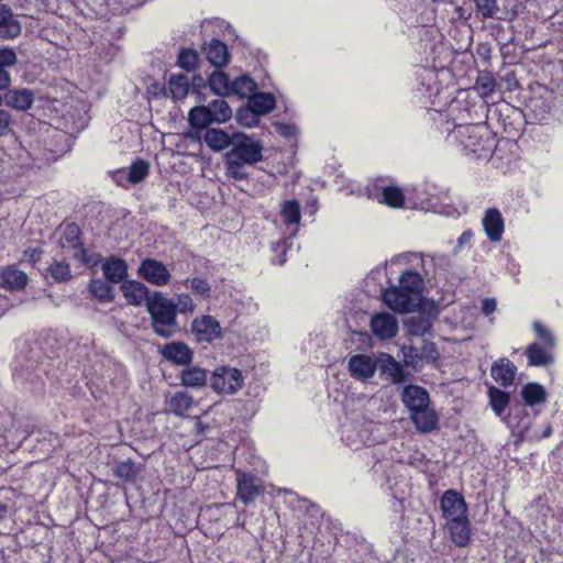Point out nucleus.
Segmentation results:
<instances>
[{
  "instance_id": "obj_1",
  "label": "nucleus",
  "mask_w": 563,
  "mask_h": 563,
  "mask_svg": "<svg viewBox=\"0 0 563 563\" xmlns=\"http://www.w3.org/2000/svg\"><path fill=\"white\" fill-rule=\"evenodd\" d=\"M263 159V145L244 133H234V142L224 156L225 174L234 180L249 177L246 166Z\"/></svg>"
},
{
  "instance_id": "obj_2",
  "label": "nucleus",
  "mask_w": 563,
  "mask_h": 563,
  "mask_svg": "<svg viewBox=\"0 0 563 563\" xmlns=\"http://www.w3.org/2000/svg\"><path fill=\"white\" fill-rule=\"evenodd\" d=\"M450 143L457 144L467 155L487 158L496 147L495 137L486 124L456 125L448 135Z\"/></svg>"
},
{
  "instance_id": "obj_3",
  "label": "nucleus",
  "mask_w": 563,
  "mask_h": 563,
  "mask_svg": "<svg viewBox=\"0 0 563 563\" xmlns=\"http://www.w3.org/2000/svg\"><path fill=\"white\" fill-rule=\"evenodd\" d=\"M401 400L418 431L428 433L437 428L439 418L434 409L430 408V396L423 387L406 386L401 393Z\"/></svg>"
},
{
  "instance_id": "obj_4",
  "label": "nucleus",
  "mask_w": 563,
  "mask_h": 563,
  "mask_svg": "<svg viewBox=\"0 0 563 563\" xmlns=\"http://www.w3.org/2000/svg\"><path fill=\"white\" fill-rule=\"evenodd\" d=\"M147 311L151 316L153 331L164 338L174 336L178 330L177 306L162 292L154 291L147 301Z\"/></svg>"
},
{
  "instance_id": "obj_5",
  "label": "nucleus",
  "mask_w": 563,
  "mask_h": 563,
  "mask_svg": "<svg viewBox=\"0 0 563 563\" xmlns=\"http://www.w3.org/2000/svg\"><path fill=\"white\" fill-rule=\"evenodd\" d=\"M232 118V109L221 98L210 101L206 106H196L188 113V122L197 130L207 129L211 124H221Z\"/></svg>"
},
{
  "instance_id": "obj_6",
  "label": "nucleus",
  "mask_w": 563,
  "mask_h": 563,
  "mask_svg": "<svg viewBox=\"0 0 563 563\" xmlns=\"http://www.w3.org/2000/svg\"><path fill=\"white\" fill-rule=\"evenodd\" d=\"M244 385V378L240 369L231 366L217 367L211 377V388L221 395H234Z\"/></svg>"
},
{
  "instance_id": "obj_7",
  "label": "nucleus",
  "mask_w": 563,
  "mask_h": 563,
  "mask_svg": "<svg viewBox=\"0 0 563 563\" xmlns=\"http://www.w3.org/2000/svg\"><path fill=\"white\" fill-rule=\"evenodd\" d=\"M440 509L446 522L467 517V504L462 494L449 489L440 499Z\"/></svg>"
},
{
  "instance_id": "obj_8",
  "label": "nucleus",
  "mask_w": 563,
  "mask_h": 563,
  "mask_svg": "<svg viewBox=\"0 0 563 563\" xmlns=\"http://www.w3.org/2000/svg\"><path fill=\"white\" fill-rule=\"evenodd\" d=\"M139 276L154 286H166L172 278L167 267L154 258H145L137 269Z\"/></svg>"
},
{
  "instance_id": "obj_9",
  "label": "nucleus",
  "mask_w": 563,
  "mask_h": 563,
  "mask_svg": "<svg viewBox=\"0 0 563 563\" xmlns=\"http://www.w3.org/2000/svg\"><path fill=\"white\" fill-rule=\"evenodd\" d=\"M384 302L394 311L407 313L416 308V298L400 288L391 286L383 292Z\"/></svg>"
},
{
  "instance_id": "obj_10",
  "label": "nucleus",
  "mask_w": 563,
  "mask_h": 563,
  "mask_svg": "<svg viewBox=\"0 0 563 563\" xmlns=\"http://www.w3.org/2000/svg\"><path fill=\"white\" fill-rule=\"evenodd\" d=\"M347 369L353 378L367 380L375 375L377 358L366 354H355L349 358Z\"/></svg>"
},
{
  "instance_id": "obj_11",
  "label": "nucleus",
  "mask_w": 563,
  "mask_h": 563,
  "mask_svg": "<svg viewBox=\"0 0 563 563\" xmlns=\"http://www.w3.org/2000/svg\"><path fill=\"white\" fill-rule=\"evenodd\" d=\"M191 329L198 341L212 342L222 335L221 325L212 316L196 318Z\"/></svg>"
},
{
  "instance_id": "obj_12",
  "label": "nucleus",
  "mask_w": 563,
  "mask_h": 563,
  "mask_svg": "<svg viewBox=\"0 0 563 563\" xmlns=\"http://www.w3.org/2000/svg\"><path fill=\"white\" fill-rule=\"evenodd\" d=\"M371 329L374 335L378 339L389 340L396 336L398 332V322L393 314L388 312H380L372 318Z\"/></svg>"
},
{
  "instance_id": "obj_13",
  "label": "nucleus",
  "mask_w": 563,
  "mask_h": 563,
  "mask_svg": "<svg viewBox=\"0 0 563 563\" xmlns=\"http://www.w3.org/2000/svg\"><path fill=\"white\" fill-rule=\"evenodd\" d=\"M121 291L129 305L140 307L143 303L147 306L152 295L150 289L141 282L125 280L121 285Z\"/></svg>"
},
{
  "instance_id": "obj_14",
  "label": "nucleus",
  "mask_w": 563,
  "mask_h": 563,
  "mask_svg": "<svg viewBox=\"0 0 563 563\" xmlns=\"http://www.w3.org/2000/svg\"><path fill=\"white\" fill-rule=\"evenodd\" d=\"M377 368L393 384L405 382L407 375L402 366L389 354L380 353L377 357Z\"/></svg>"
},
{
  "instance_id": "obj_15",
  "label": "nucleus",
  "mask_w": 563,
  "mask_h": 563,
  "mask_svg": "<svg viewBox=\"0 0 563 563\" xmlns=\"http://www.w3.org/2000/svg\"><path fill=\"white\" fill-rule=\"evenodd\" d=\"M260 479L252 474L242 473L238 476V496L245 504L254 501L262 493Z\"/></svg>"
},
{
  "instance_id": "obj_16",
  "label": "nucleus",
  "mask_w": 563,
  "mask_h": 563,
  "mask_svg": "<svg viewBox=\"0 0 563 563\" xmlns=\"http://www.w3.org/2000/svg\"><path fill=\"white\" fill-rule=\"evenodd\" d=\"M162 356L176 365H188L192 361V351L183 342H172L161 350Z\"/></svg>"
},
{
  "instance_id": "obj_17",
  "label": "nucleus",
  "mask_w": 563,
  "mask_h": 563,
  "mask_svg": "<svg viewBox=\"0 0 563 563\" xmlns=\"http://www.w3.org/2000/svg\"><path fill=\"white\" fill-rule=\"evenodd\" d=\"M452 542L459 547H467L471 542L472 529L467 517L445 523Z\"/></svg>"
},
{
  "instance_id": "obj_18",
  "label": "nucleus",
  "mask_w": 563,
  "mask_h": 563,
  "mask_svg": "<svg viewBox=\"0 0 563 563\" xmlns=\"http://www.w3.org/2000/svg\"><path fill=\"white\" fill-rule=\"evenodd\" d=\"M484 231L490 242H499L504 233V219L498 209H488L482 220Z\"/></svg>"
},
{
  "instance_id": "obj_19",
  "label": "nucleus",
  "mask_w": 563,
  "mask_h": 563,
  "mask_svg": "<svg viewBox=\"0 0 563 563\" xmlns=\"http://www.w3.org/2000/svg\"><path fill=\"white\" fill-rule=\"evenodd\" d=\"M517 366L506 357L499 358L493 363L490 375L504 387L510 386L516 377Z\"/></svg>"
},
{
  "instance_id": "obj_20",
  "label": "nucleus",
  "mask_w": 563,
  "mask_h": 563,
  "mask_svg": "<svg viewBox=\"0 0 563 563\" xmlns=\"http://www.w3.org/2000/svg\"><path fill=\"white\" fill-rule=\"evenodd\" d=\"M208 62L217 68L224 67L229 62L227 45L219 40H211L203 47Z\"/></svg>"
},
{
  "instance_id": "obj_21",
  "label": "nucleus",
  "mask_w": 563,
  "mask_h": 563,
  "mask_svg": "<svg viewBox=\"0 0 563 563\" xmlns=\"http://www.w3.org/2000/svg\"><path fill=\"white\" fill-rule=\"evenodd\" d=\"M102 272L107 280L119 284L128 276V265L124 260L111 256L102 264Z\"/></svg>"
},
{
  "instance_id": "obj_22",
  "label": "nucleus",
  "mask_w": 563,
  "mask_h": 563,
  "mask_svg": "<svg viewBox=\"0 0 563 563\" xmlns=\"http://www.w3.org/2000/svg\"><path fill=\"white\" fill-rule=\"evenodd\" d=\"M202 140L210 150L220 152L233 145L234 134L230 135L221 129H207Z\"/></svg>"
},
{
  "instance_id": "obj_23",
  "label": "nucleus",
  "mask_w": 563,
  "mask_h": 563,
  "mask_svg": "<svg viewBox=\"0 0 563 563\" xmlns=\"http://www.w3.org/2000/svg\"><path fill=\"white\" fill-rule=\"evenodd\" d=\"M552 349H549L547 345L542 346L537 342L531 343L526 349V356L528 358V364L530 366H548L553 363L554 358L551 353Z\"/></svg>"
},
{
  "instance_id": "obj_24",
  "label": "nucleus",
  "mask_w": 563,
  "mask_h": 563,
  "mask_svg": "<svg viewBox=\"0 0 563 563\" xmlns=\"http://www.w3.org/2000/svg\"><path fill=\"white\" fill-rule=\"evenodd\" d=\"M27 280L26 274L13 266L7 267L0 274V286L10 290L23 289Z\"/></svg>"
},
{
  "instance_id": "obj_25",
  "label": "nucleus",
  "mask_w": 563,
  "mask_h": 563,
  "mask_svg": "<svg viewBox=\"0 0 563 563\" xmlns=\"http://www.w3.org/2000/svg\"><path fill=\"white\" fill-rule=\"evenodd\" d=\"M33 101L34 93L32 90L26 88L9 90L5 95L7 106L20 111L30 109Z\"/></svg>"
},
{
  "instance_id": "obj_26",
  "label": "nucleus",
  "mask_w": 563,
  "mask_h": 563,
  "mask_svg": "<svg viewBox=\"0 0 563 563\" xmlns=\"http://www.w3.org/2000/svg\"><path fill=\"white\" fill-rule=\"evenodd\" d=\"M81 230L71 222L60 227L58 244L63 250L75 251L81 244Z\"/></svg>"
},
{
  "instance_id": "obj_27",
  "label": "nucleus",
  "mask_w": 563,
  "mask_h": 563,
  "mask_svg": "<svg viewBox=\"0 0 563 563\" xmlns=\"http://www.w3.org/2000/svg\"><path fill=\"white\" fill-rule=\"evenodd\" d=\"M520 396L525 405L536 407L547 401L548 393L545 388L538 383H528L522 386Z\"/></svg>"
},
{
  "instance_id": "obj_28",
  "label": "nucleus",
  "mask_w": 563,
  "mask_h": 563,
  "mask_svg": "<svg viewBox=\"0 0 563 563\" xmlns=\"http://www.w3.org/2000/svg\"><path fill=\"white\" fill-rule=\"evenodd\" d=\"M275 97L268 92H257L247 101L249 111L256 115L269 113L275 108Z\"/></svg>"
},
{
  "instance_id": "obj_29",
  "label": "nucleus",
  "mask_w": 563,
  "mask_h": 563,
  "mask_svg": "<svg viewBox=\"0 0 563 563\" xmlns=\"http://www.w3.org/2000/svg\"><path fill=\"white\" fill-rule=\"evenodd\" d=\"M21 33L20 23L13 18L12 11L5 4H0V34L14 38Z\"/></svg>"
},
{
  "instance_id": "obj_30",
  "label": "nucleus",
  "mask_w": 563,
  "mask_h": 563,
  "mask_svg": "<svg viewBox=\"0 0 563 563\" xmlns=\"http://www.w3.org/2000/svg\"><path fill=\"white\" fill-rule=\"evenodd\" d=\"M169 410L176 416L185 417L194 406V398L187 391H176L167 400Z\"/></svg>"
},
{
  "instance_id": "obj_31",
  "label": "nucleus",
  "mask_w": 563,
  "mask_h": 563,
  "mask_svg": "<svg viewBox=\"0 0 563 563\" xmlns=\"http://www.w3.org/2000/svg\"><path fill=\"white\" fill-rule=\"evenodd\" d=\"M181 384L186 387L201 388L208 382L207 372L197 366H188L180 373Z\"/></svg>"
},
{
  "instance_id": "obj_32",
  "label": "nucleus",
  "mask_w": 563,
  "mask_h": 563,
  "mask_svg": "<svg viewBox=\"0 0 563 563\" xmlns=\"http://www.w3.org/2000/svg\"><path fill=\"white\" fill-rule=\"evenodd\" d=\"M141 472V465L136 464L131 459L118 463L113 468L114 476L125 483H134Z\"/></svg>"
},
{
  "instance_id": "obj_33",
  "label": "nucleus",
  "mask_w": 563,
  "mask_h": 563,
  "mask_svg": "<svg viewBox=\"0 0 563 563\" xmlns=\"http://www.w3.org/2000/svg\"><path fill=\"white\" fill-rule=\"evenodd\" d=\"M399 287L417 298L423 288V279L419 273L407 271L399 278Z\"/></svg>"
},
{
  "instance_id": "obj_34",
  "label": "nucleus",
  "mask_w": 563,
  "mask_h": 563,
  "mask_svg": "<svg viewBox=\"0 0 563 563\" xmlns=\"http://www.w3.org/2000/svg\"><path fill=\"white\" fill-rule=\"evenodd\" d=\"M209 87L213 93L220 97H225L231 95V84L229 76L221 71L214 70L208 80Z\"/></svg>"
},
{
  "instance_id": "obj_35",
  "label": "nucleus",
  "mask_w": 563,
  "mask_h": 563,
  "mask_svg": "<svg viewBox=\"0 0 563 563\" xmlns=\"http://www.w3.org/2000/svg\"><path fill=\"white\" fill-rule=\"evenodd\" d=\"M497 86L498 84L493 73L485 70L478 74L474 88L482 98L487 99L494 95Z\"/></svg>"
},
{
  "instance_id": "obj_36",
  "label": "nucleus",
  "mask_w": 563,
  "mask_h": 563,
  "mask_svg": "<svg viewBox=\"0 0 563 563\" xmlns=\"http://www.w3.org/2000/svg\"><path fill=\"white\" fill-rule=\"evenodd\" d=\"M489 404L496 416L500 417L510 402V395L497 387L488 389Z\"/></svg>"
},
{
  "instance_id": "obj_37",
  "label": "nucleus",
  "mask_w": 563,
  "mask_h": 563,
  "mask_svg": "<svg viewBox=\"0 0 563 563\" xmlns=\"http://www.w3.org/2000/svg\"><path fill=\"white\" fill-rule=\"evenodd\" d=\"M168 89L174 99H184L189 91V78L187 75L179 74L170 76L168 80Z\"/></svg>"
},
{
  "instance_id": "obj_38",
  "label": "nucleus",
  "mask_w": 563,
  "mask_h": 563,
  "mask_svg": "<svg viewBox=\"0 0 563 563\" xmlns=\"http://www.w3.org/2000/svg\"><path fill=\"white\" fill-rule=\"evenodd\" d=\"M89 292L101 302H110L113 300V289L102 279H92L88 285Z\"/></svg>"
},
{
  "instance_id": "obj_39",
  "label": "nucleus",
  "mask_w": 563,
  "mask_h": 563,
  "mask_svg": "<svg viewBox=\"0 0 563 563\" xmlns=\"http://www.w3.org/2000/svg\"><path fill=\"white\" fill-rule=\"evenodd\" d=\"M256 90L255 81L249 76H240L231 84V95H236L241 98H249Z\"/></svg>"
},
{
  "instance_id": "obj_40",
  "label": "nucleus",
  "mask_w": 563,
  "mask_h": 563,
  "mask_svg": "<svg viewBox=\"0 0 563 563\" xmlns=\"http://www.w3.org/2000/svg\"><path fill=\"white\" fill-rule=\"evenodd\" d=\"M283 221L288 224H298L301 219L300 205L297 200H285L280 207Z\"/></svg>"
},
{
  "instance_id": "obj_41",
  "label": "nucleus",
  "mask_w": 563,
  "mask_h": 563,
  "mask_svg": "<svg viewBox=\"0 0 563 563\" xmlns=\"http://www.w3.org/2000/svg\"><path fill=\"white\" fill-rule=\"evenodd\" d=\"M379 201L390 208H401L405 203V195L399 187L386 186L383 188Z\"/></svg>"
},
{
  "instance_id": "obj_42",
  "label": "nucleus",
  "mask_w": 563,
  "mask_h": 563,
  "mask_svg": "<svg viewBox=\"0 0 563 563\" xmlns=\"http://www.w3.org/2000/svg\"><path fill=\"white\" fill-rule=\"evenodd\" d=\"M148 175V163L143 159L135 161L126 172V179L130 184H139Z\"/></svg>"
},
{
  "instance_id": "obj_43",
  "label": "nucleus",
  "mask_w": 563,
  "mask_h": 563,
  "mask_svg": "<svg viewBox=\"0 0 563 563\" xmlns=\"http://www.w3.org/2000/svg\"><path fill=\"white\" fill-rule=\"evenodd\" d=\"M199 56L195 49L183 48L178 54L177 64L187 71L196 69Z\"/></svg>"
},
{
  "instance_id": "obj_44",
  "label": "nucleus",
  "mask_w": 563,
  "mask_h": 563,
  "mask_svg": "<svg viewBox=\"0 0 563 563\" xmlns=\"http://www.w3.org/2000/svg\"><path fill=\"white\" fill-rule=\"evenodd\" d=\"M48 273L55 282H67L71 277L69 265L64 261H55L48 267Z\"/></svg>"
},
{
  "instance_id": "obj_45",
  "label": "nucleus",
  "mask_w": 563,
  "mask_h": 563,
  "mask_svg": "<svg viewBox=\"0 0 563 563\" xmlns=\"http://www.w3.org/2000/svg\"><path fill=\"white\" fill-rule=\"evenodd\" d=\"M408 332L412 335L422 336L431 330V322L423 317L410 318L407 322Z\"/></svg>"
},
{
  "instance_id": "obj_46",
  "label": "nucleus",
  "mask_w": 563,
  "mask_h": 563,
  "mask_svg": "<svg viewBox=\"0 0 563 563\" xmlns=\"http://www.w3.org/2000/svg\"><path fill=\"white\" fill-rule=\"evenodd\" d=\"M483 19H494L499 12L497 0H473Z\"/></svg>"
},
{
  "instance_id": "obj_47",
  "label": "nucleus",
  "mask_w": 563,
  "mask_h": 563,
  "mask_svg": "<svg viewBox=\"0 0 563 563\" xmlns=\"http://www.w3.org/2000/svg\"><path fill=\"white\" fill-rule=\"evenodd\" d=\"M74 257L82 264L95 266L100 262V255L84 247L82 243L74 251Z\"/></svg>"
},
{
  "instance_id": "obj_48",
  "label": "nucleus",
  "mask_w": 563,
  "mask_h": 563,
  "mask_svg": "<svg viewBox=\"0 0 563 563\" xmlns=\"http://www.w3.org/2000/svg\"><path fill=\"white\" fill-rule=\"evenodd\" d=\"M186 283H189L191 290L200 295L202 298L206 299L210 297L211 287L206 279L196 277L187 280Z\"/></svg>"
},
{
  "instance_id": "obj_49",
  "label": "nucleus",
  "mask_w": 563,
  "mask_h": 563,
  "mask_svg": "<svg viewBox=\"0 0 563 563\" xmlns=\"http://www.w3.org/2000/svg\"><path fill=\"white\" fill-rule=\"evenodd\" d=\"M533 329L538 335V338L547 345L549 349H553L555 345V341L551 332L539 321L533 322Z\"/></svg>"
},
{
  "instance_id": "obj_50",
  "label": "nucleus",
  "mask_w": 563,
  "mask_h": 563,
  "mask_svg": "<svg viewBox=\"0 0 563 563\" xmlns=\"http://www.w3.org/2000/svg\"><path fill=\"white\" fill-rule=\"evenodd\" d=\"M177 311L179 310L183 313L186 312H192L195 310V303L191 299V297L187 294H183L178 297L177 303Z\"/></svg>"
},
{
  "instance_id": "obj_51",
  "label": "nucleus",
  "mask_w": 563,
  "mask_h": 563,
  "mask_svg": "<svg viewBox=\"0 0 563 563\" xmlns=\"http://www.w3.org/2000/svg\"><path fill=\"white\" fill-rule=\"evenodd\" d=\"M550 26L558 36L563 40V10L555 12L550 18Z\"/></svg>"
},
{
  "instance_id": "obj_52",
  "label": "nucleus",
  "mask_w": 563,
  "mask_h": 563,
  "mask_svg": "<svg viewBox=\"0 0 563 563\" xmlns=\"http://www.w3.org/2000/svg\"><path fill=\"white\" fill-rule=\"evenodd\" d=\"M276 132L284 137H292L297 133V128L294 124L277 122L274 124Z\"/></svg>"
},
{
  "instance_id": "obj_53",
  "label": "nucleus",
  "mask_w": 563,
  "mask_h": 563,
  "mask_svg": "<svg viewBox=\"0 0 563 563\" xmlns=\"http://www.w3.org/2000/svg\"><path fill=\"white\" fill-rule=\"evenodd\" d=\"M503 85H505L507 91H514L518 87L516 74L514 71H507L501 76L499 86L501 87Z\"/></svg>"
},
{
  "instance_id": "obj_54",
  "label": "nucleus",
  "mask_w": 563,
  "mask_h": 563,
  "mask_svg": "<svg viewBox=\"0 0 563 563\" xmlns=\"http://www.w3.org/2000/svg\"><path fill=\"white\" fill-rule=\"evenodd\" d=\"M11 115L7 111L0 109V137L8 135L11 132Z\"/></svg>"
},
{
  "instance_id": "obj_55",
  "label": "nucleus",
  "mask_w": 563,
  "mask_h": 563,
  "mask_svg": "<svg viewBox=\"0 0 563 563\" xmlns=\"http://www.w3.org/2000/svg\"><path fill=\"white\" fill-rule=\"evenodd\" d=\"M473 231L472 230H465L461 235L460 238L457 239V244L455 246V253L463 249L465 245H470L471 244V241L473 239Z\"/></svg>"
},
{
  "instance_id": "obj_56",
  "label": "nucleus",
  "mask_w": 563,
  "mask_h": 563,
  "mask_svg": "<svg viewBox=\"0 0 563 563\" xmlns=\"http://www.w3.org/2000/svg\"><path fill=\"white\" fill-rule=\"evenodd\" d=\"M497 303L494 298H486L482 301V311L485 316L492 314L496 310Z\"/></svg>"
},
{
  "instance_id": "obj_57",
  "label": "nucleus",
  "mask_w": 563,
  "mask_h": 563,
  "mask_svg": "<svg viewBox=\"0 0 563 563\" xmlns=\"http://www.w3.org/2000/svg\"><path fill=\"white\" fill-rule=\"evenodd\" d=\"M29 252H30V256H31V258H33L34 261H35V260H38V258H40V256H41V254H42V251H41V250H38V249H32V250H30Z\"/></svg>"
},
{
  "instance_id": "obj_58",
  "label": "nucleus",
  "mask_w": 563,
  "mask_h": 563,
  "mask_svg": "<svg viewBox=\"0 0 563 563\" xmlns=\"http://www.w3.org/2000/svg\"><path fill=\"white\" fill-rule=\"evenodd\" d=\"M551 433H552V429H551V427H548V428L544 430V432H543V437H544V438L550 437V435H551Z\"/></svg>"
},
{
  "instance_id": "obj_59",
  "label": "nucleus",
  "mask_w": 563,
  "mask_h": 563,
  "mask_svg": "<svg viewBox=\"0 0 563 563\" xmlns=\"http://www.w3.org/2000/svg\"><path fill=\"white\" fill-rule=\"evenodd\" d=\"M537 102H538V100H537V99H532V100L530 101V107H531V108H536V107H537Z\"/></svg>"
},
{
  "instance_id": "obj_60",
  "label": "nucleus",
  "mask_w": 563,
  "mask_h": 563,
  "mask_svg": "<svg viewBox=\"0 0 563 563\" xmlns=\"http://www.w3.org/2000/svg\"><path fill=\"white\" fill-rule=\"evenodd\" d=\"M239 118H240V120H242V112L241 111L239 112Z\"/></svg>"
}]
</instances>
